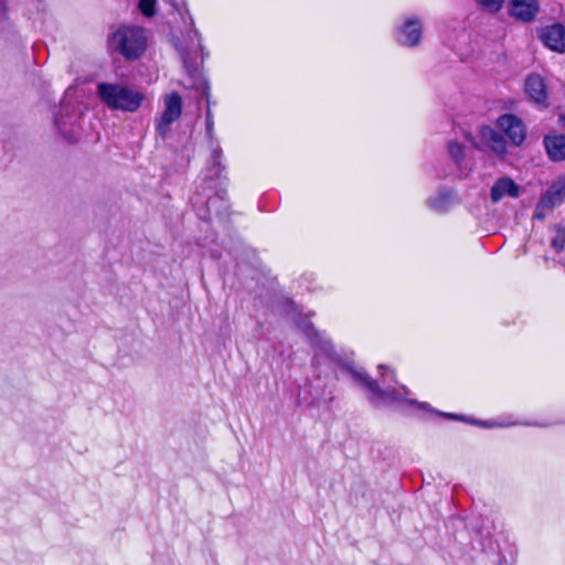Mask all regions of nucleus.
I'll use <instances>...</instances> for the list:
<instances>
[{
  "instance_id": "obj_1",
  "label": "nucleus",
  "mask_w": 565,
  "mask_h": 565,
  "mask_svg": "<svg viewBox=\"0 0 565 565\" xmlns=\"http://www.w3.org/2000/svg\"><path fill=\"white\" fill-rule=\"evenodd\" d=\"M347 372L352 376L353 380L359 382L371 393L372 401L377 405L404 404L414 406L419 411L435 412L427 403L408 398L409 390L405 386H401L399 388L393 391H384L381 390L364 371L348 367Z\"/></svg>"
},
{
  "instance_id": "obj_2",
  "label": "nucleus",
  "mask_w": 565,
  "mask_h": 565,
  "mask_svg": "<svg viewBox=\"0 0 565 565\" xmlns=\"http://www.w3.org/2000/svg\"><path fill=\"white\" fill-rule=\"evenodd\" d=\"M96 94L109 109L124 113H136L145 100L143 93L121 83H99Z\"/></svg>"
},
{
  "instance_id": "obj_3",
  "label": "nucleus",
  "mask_w": 565,
  "mask_h": 565,
  "mask_svg": "<svg viewBox=\"0 0 565 565\" xmlns=\"http://www.w3.org/2000/svg\"><path fill=\"white\" fill-rule=\"evenodd\" d=\"M109 46L125 58L136 60L146 50V31L138 26H121L113 33Z\"/></svg>"
},
{
  "instance_id": "obj_4",
  "label": "nucleus",
  "mask_w": 565,
  "mask_h": 565,
  "mask_svg": "<svg viewBox=\"0 0 565 565\" xmlns=\"http://www.w3.org/2000/svg\"><path fill=\"white\" fill-rule=\"evenodd\" d=\"M465 137L478 150L489 151L500 158L508 152V141L504 136L489 125H481L477 128L475 136L466 134Z\"/></svg>"
},
{
  "instance_id": "obj_5",
  "label": "nucleus",
  "mask_w": 565,
  "mask_h": 565,
  "mask_svg": "<svg viewBox=\"0 0 565 565\" xmlns=\"http://www.w3.org/2000/svg\"><path fill=\"white\" fill-rule=\"evenodd\" d=\"M162 106L156 119V131L164 139L170 132L173 122L180 119L183 110L182 97L177 92H169L162 96Z\"/></svg>"
},
{
  "instance_id": "obj_6",
  "label": "nucleus",
  "mask_w": 565,
  "mask_h": 565,
  "mask_svg": "<svg viewBox=\"0 0 565 565\" xmlns=\"http://www.w3.org/2000/svg\"><path fill=\"white\" fill-rule=\"evenodd\" d=\"M424 34L423 19L415 14H408L395 25L394 39L403 47L413 49L420 45Z\"/></svg>"
},
{
  "instance_id": "obj_7",
  "label": "nucleus",
  "mask_w": 565,
  "mask_h": 565,
  "mask_svg": "<svg viewBox=\"0 0 565 565\" xmlns=\"http://www.w3.org/2000/svg\"><path fill=\"white\" fill-rule=\"evenodd\" d=\"M497 128L504 138L515 147H520L526 138V127L522 119L513 114H503L495 120Z\"/></svg>"
},
{
  "instance_id": "obj_8",
  "label": "nucleus",
  "mask_w": 565,
  "mask_h": 565,
  "mask_svg": "<svg viewBox=\"0 0 565 565\" xmlns=\"http://www.w3.org/2000/svg\"><path fill=\"white\" fill-rule=\"evenodd\" d=\"M541 43L552 52L565 53V26L561 23L543 25L536 29Z\"/></svg>"
},
{
  "instance_id": "obj_9",
  "label": "nucleus",
  "mask_w": 565,
  "mask_h": 565,
  "mask_svg": "<svg viewBox=\"0 0 565 565\" xmlns=\"http://www.w3.org/2000/svg\"><path fill=\"white\" fill-rule=\"evenodd\" d=\"M565 200V174L555 179L536 205L534 216L544 217V211L559 205Z\"/></svg>"
},
{
  "instance_id": "obj_10",
  "label": "nucleus",
  "mask_w": 565,
  "mask_h": 565,
  "mask_svg": "<svg viewBox=\"0 0 565 565\" xmlns=\"http://www.w3.org/2000/svg\"><path fill=\"white\" fill-rule=\"evenodd\" d=\"M524 90L531 102L541 108H547L550 105V96L547 85L544 78L539 74H531L526 77Z\"/></svg>"
},
{
  "instance_id": "obj_11",
  "label": "nucleus",
  "mask_w": 565,
  "mask_h": 565,
  "mask_svg": "<svg viewBox=\"0 0 565 565\" xmlns=\"http://www.w3.org/2000/svg\"><path fill=\"white\" fill-rule=\"evenodd\" d=\"M511 17L522 22H532L540 12L539 0H510Z\"/></svg>"
},
{
  "instance_id": "obj_12",
  "label": "nucleus",
  "mask_w": 565,
  "mask_h": 565,
  "mask_svg": "<svg viewBox=\"0 0 565 565\" xmlns=\"http://www.w3.org/2000/svg\"><path fill=\"white\" fill-rule=\"evenodd\" d=\"M447 153L461 175L467 177L473 169L471 162L466 160V147L458 140L451 139L446 145Z\"/></svg>"
},
{
  "instance_id": "obj_13",
  "label": "nucleus",
  "mask_w": 565,
  "mask_h": 565,
  "mask_svg": "<svg viewBox=\"0 0 565 565\" xmlns=\"http://www.w3.org/2000/svg\"><path fill=\"white\" fill-rule=\"evenodd\" d=\"M457 202L456 193L450 189H440L426 200V205L436 213H446Z\"/></svg>"
},
{
  "instance_id": "obj_14",
  "label": "nucleus",
  "mask_w": 565,
  "mask_h": 565,
  "mask_svg": "<svg viewBox=\"0 0 565 565\" xmlns=\"http://www.w3.org/2000/svg\"><path fill=\"white\" fill-rule=\"evenodd\" d=\"M490 195L493 202H499L504 198H516L519 186L511 179L501 178L492 185Z\"/></svg>"
},
{
  "instance_id": "obj_15",
  "label": "nucleus",
  "mask_w": 565,
  "mask_h": 565,
  "mask_svg": "<svg viewBox=\"0 0 565 565\" xmlns=\"http://www.w3.org/2000/svg\"><path fill=\"white\" fill-rule=\"evenodd\" d=\"M548 157L553 161L565 160V135H550L544 139Z\"/></svg>"
},
{
  "instance_id": "obj_16",
  "label": "nucleus",
  "mask_w": 565,
  "mask_h": 565,
  "mask_svg": "<svg viewBox=\"0 0 565 565\" xmlns=\"http://www.w3.org/2000/svg\"><path fill=\"white\" fill-rule=\"evenodd\" d=\"M315 359L327 358L332 362L338 361V354L334 345L324 334H318L315 342Z\"/></svg>"
},
{
  "instance_id": "obj_17",
  "label": "nucleus",
  "mask_w": 565,
  "mask_h": 565,
  "mask_svg": "<svg viewBox=\"0 0 565 565\" xmlns=\"http://www.w3.org/2000/svg\"><path fill=\"white\" fill-rule=\"evenodd\" d=\"M476 6L484 12L497 13L499 12L505 0H473Z\"/></svg>"
},
{
  "instance_id": "obj_18",
  "label": "nucleus",
  "mask_w": 565,
  "mask_h": 565,
  "mask_svg": "<svg viewBox=\"0 0 565 565\" xmlns=\"http://www.w3.org/2000/svg\"><path fill=\"white\" fill-rule=\"evenodd\" d=\"M565 246V230L556 228L555 234L552 238V247L556 252H561Z\"/></svg>"
},
{
  "instance_id": "obj_19",
  "label": "nucleus",
  "mask_w": 565,
  "mask_h": 565,
  "mask_svg": "<svg viewBox=\"0 0 565 565\" xmlns=\"http://www.w3.org/2000/svg\"><path fill=\"white\" fill-rule=\"evenodd\" d=\"M157 0H139V10L146 17H152L156 12Z\"/></svg>"
},
{
  "instance_id": "obj_20",
  "label": "nucleus",
  "mask_w": 565,
  "mask_h": 565,
  "mask_svg": "<svg viewBox=\"0 0 565 565\" xmlns=\"http://www.w3.org/2000/svg\"><path fill=\"white\" fill-rule=\"evenodd\" d=\"M190 38L192 42L191 52L198 55L202 51L200 34L198 33V31L194 30L190 34Z\"/></svg>"
},
{
  "instance_id": "obj_21",
  "label": "nucleus",
  "mask_w": 565,
  "mask_h": 565,
  "mask_svg": "<svg viewBox=\"0 0 565 565\" xmlns=\"http://www.w3.org/2000/svg\"><path fill=\"white\" fill-rule=\"evenodd\" d=\"M379 370H380V372H381V375H382V376H384L386 373H387V374H391L392 376H394V371H393V370H391V369H390L388 366H386V365H380V366H379Z\"/></svg>"
},
{
  "instance_id": "obj_22",
  "label": "nucleus",
  "mask_w": 565,
  "mask_h": 565,
  "mask_svg": "<svg viewBox=\"0 0 565 565\" xmlns=\"http://www.w3.org/2000/svg\"><path fill=\"white\" fill-rule=\"evenodd\" d=\"M213 158H214L215 163L220 164V159H221V149L220 148H215L213 150Z\"/></svg>"
},
{
  "instance_id": "obj_23",
  "label": "nucleus",
  "mask_w": 565,
  "mask_h": 565,
  "mask_svg": "<svg viewBox=\"0 0 565 565\" xmlns=\"http://www.w3.org/2000/svg\"><path fill=\"white\" fill-rule=\"evenodd\" d=\"M440 415H443L444 417H447V418H451V419L463 420L462 417L457 416V415L451 414V413H440Z\"/></svg>"
},
{
  "instance_id": "obj_24",
  "label": "nucleus",
  "mask_w": 565,
  "mask_h": 565,
  "mask_svg": "<svg viewBox=\"0 0 565 565\" xmlns=\"http://www.w3.org/2000/svg\"><path fill=\"white\" fill-rule=\"evenodd\" d=\"M480 425H481L482 427H486V428L494 427V424H492V423H481Z\"/></svg>"
},
{
  "instance_id": "obj_25",
  "label": "nucleus",
  "mask_w": 565,
  "mask_h": 565,
  "mask_svg": "<svg viewBox=\"0 0 565 565\" xmlns=\"http://www.w3.org/2000/svg\"><path fill=\"white\" fill-rule=\"evenodd\" d=\"M559 122L565 127V115L559 116Z\"/></svg>"
},
{
  "instance_id": "obj_26",
  "label": "nucleus",
  "mask_w": 565,
  "mask_h": 565,
  "mask_svg": "<svg viewBox=\"0 0 565 565\" xmlns=\"http://www.w3.org/2000/svg\"><path fill=\"white\" fill-rule=\"evenodd\" d=\"M561 94L564 96V99H565V84L562 85Z\"/></svg>"
},
{
  "instance_id": "obj_27",
  "label": "nucleus",
  "mask_w": 565,
  "mask_h": 565,
  "mask_svg": "<svg viewBox=\"0 0 565 565\" xmlns=\"http://www.w3.org/2000/svg\"><path fill=\"white\" fill-rule=\"evenodd\" d=\"M183 58H184V64H185V66H188V65H189V56L184 55V57H183Z\"/></svg>"
},
{
  "instance_id": "obj_28",
  "label": "nucleus",
  "mask_w": 565,
  "mask_h": 565,
  "mask_svg": "<svg viewBox=\"0 0 565 565\" xmlns=\"http://www.w3.org/2000/svg\"><path fill=\"white\" fill-rule=\"evenodd\" d=\"M207 125L212 126V122L210 121V116L207 115Z\"/></svg>"
}]
</instances>
